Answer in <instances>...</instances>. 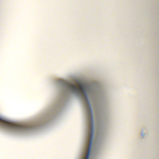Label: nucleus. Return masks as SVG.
Here are the masks:
<instances>
[{
    "label": "nucleus",
    "mask_w": 159,
    "mask_h": 159,
    "mask_svg": "<svg viewBox=\"0 0 159 159\" xmlns=\"http://www.w3.org/2000/svg\"><path fill=\"white\" fill-rule=\"evenodd\" d=\"M77 84L78 87H77L72 83H66V86L68 90L75 93H79L83 97L86 103L87 108L88 109V105H89V107H90L87 96V94L89 92L88 87L85 84H82L80 82H78Z\"/></svg>",
    "instance_id": "nucleus-1"
},
{
    "label": "nucleus",
    "mask_w": 159,
    "mask_h": 159,
    "mask_svg": "<svg viewBox=\"0 0 159 159\" xmlns=\"http://www.w3.org/2000/svg\"><path fill=\"white\" fill-rule=\"evenodd\" d=\"M0 126L14 130H26L29 129V126L27 125H19L13 124L0 116Z\"/></svg>",
    "instance_id": "nucleus-2"
},
{
    "label": "nucleus",
    "mask_w": 159,
    "mask_h": 159,
    "mask_svg": "<svg viewBox=\"0 0 159 159\" xmlns=\"http://www.w3.org/2000/svg\"><path fill=\"white\" fill-rule=\"evenodd\" d=\"M91 118L92 120H93V116L92 113H91Z\"/></svg>",
    "instance_id": "nucleus-3"
},
{
    "label": "nucleus",
    "mask_w": 159,
    "mask_h": 159,
    "mask_svg": "<svg viewBox=\"0 0 159 159\" xmlns=\"http://www.w3.org/2000/svg\"><path fill=\"white\" fill-rule=\"evenodd\" d=\"M88 111L89 114V113L90 114V111L89 110H88Z\"/></svg>",
    "instance_id": "nucleus-4"
},
{
    "label": "nucleus",
    "mask_w": 159,
    "mask_h": 159,
    "mask_svg": "<svg viewBox=\"0 0 159 159\" xmlns=\"http://www.w3.org/2000/svg\"><path fill=\"white\" fill-rule=\"evenodd\" d=\"M142 134V135H143V134ZM144 135H143V136H144Z\"/></svg>",
    "instance_id": "nucleus-5"
}]
</instances>
